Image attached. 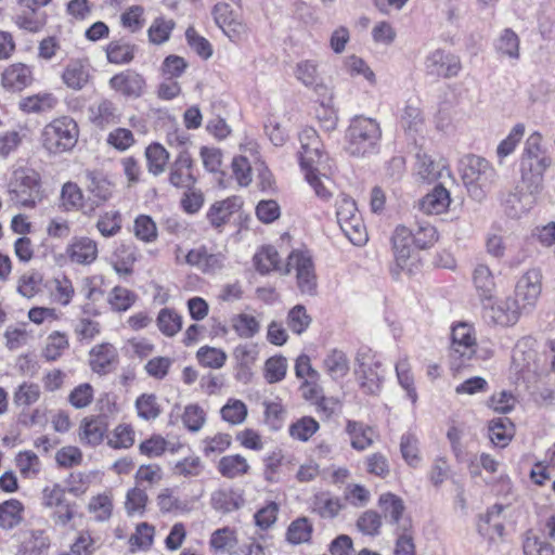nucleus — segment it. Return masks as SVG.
<instances>
[{
  "instance_id": "f3484780",
  "label": "nucleus",
  "mask_w": 555,
  "mask_h": 555,
  "mask_svg": "<svg viewBox=\"0 0 555 555\" xmlns=\"http://www.w3.org/2000/svg\"><path fill=\"white\" fill-rule=\"evenodd\" d=\"M525 186L526 189L517 186L505 199V211L512 218H521L524 215L528 214L537 203L539 192H533V188L530 185Z\"/></svg>"
},
{
  "instance_id": "58836bf2",
  "label": "nucleus",
  "mask_w": 555,
  "mask_h": 555,
  "mask_svg": "<svg viewBox=\"0 0 555 555\" xmlns=\"http://www.w3.org/2000/svg\"><path fill=\"white\" fill-rule=\"evenodd\" d=\"M89 117L90 120L99 127H106L119 120L117 108L109 100H101L91 105L89 107Z\"/></svg>"
},
{
  "instance_id": "6e6552de",
  "label": "nucleus",
  "mask_w": 555,
  "mask_h": 555,
  "mask_svg": "<svg viewBox=\"0 0 555 555\" xmlns=\"http://www.w3.org/2000/svg\"><path fill=\"white\" fill-rule=\"evenodd\" d=\"M299 142L300 150L298 154L301 170H325L328 157L323 152V144L318 132L310 127L302 129L299 133Z\"/></svg>"
},
{
  "instance_id": "72a5a7b5",
  "label": "nucleus",
  "mask_w": 555,
  "mask_h": 555,
  "mask_svg": "<svg viewBox=\"0 0 555 555\" xmlns=\"http://www.w3.org/2000/svg\"><path fill=\"white\" fill-rule=\"evenodd\" d=\"M450 202L449 191L438 185L422 198L420 208L427 215H440L448 209Z\"/></svg>"
},
{
  "instance_id": "aec40b11",
  "label": "nucleus",
  "mask_w": 555,
  "mask_h": 555,
  "mask_svg": "<svg viewBox=\"0 0 555 555\" xmlns=\"http://www.w3.org/2000/svg\"><path fill=\"white\" fill-rule=\"evenodd\" d=\"M107 423L100 416H87L81 420L78 429L79 441L91 448L100 446L107 436Z\"/></svg>"
},
{
  "instance_id": "0e129e2a",
  "label": "nucleus",
  "mask_w": 555,
  "mask_h": 555,
  "mask_svg": "<svg viewBox=\"0 0 555 555\" xmlns=\"http://www.w3.org/2000/svg\"><path fill=\"white\" fill-rule=\"evenodd\" d=\"M209 544L217 552H231L237 544L236 531L229 527L217 529L211 533Z\"/></svg>"
},
{
  "instance_id": "5fc2aeb1",
  "label": "nucleus",
  "mask_w": 555,
  "mask_h": 555,
  "mask_svg": "<svg viewBox=\"0 0 555 555\" xmlns=\"http://www.w3.org/2000/svg\"><path fill=\"white\" fill-rule=\"evenodd\" d=\"M396 374L400 386L406 391L408 398L413 404L417 401V392L414 387V377L406 357L400 358L396 363Z\"/></svg>"
},
{
  "instance_id": "a18cd8bd",
  "label": "nucleus",
  "mask_w": 555,
  "mask_h": 555,
  "mask_svg": "<svg viewBox=\"0 0 555 555\" xmlns=\"http://www.w3.org/2000/svg\"><path fill=\"white\" fill-rule=\"evenodd\" d=\"M535 360V339L528 336L519 339L513 351V362L518 370L529 369Z\"/></svg>"
},
{
  "instance_id": "20e7f679",
  "label": "nucleus",
  "mask_w": 555,
  "mask_h": 555,
  "mask_svg": "<svg viewBox=\"0 0 555 555\" xmlns=\"http://www.w3.org/2000/svg\"><path fill=\"white\" fill-rule=\"evenodd\" d=\"M477 351V336L474 326L467 322H459L451 330L450 360L454 370L470 363Z\"/></svg>"
},
{
  "instance_id": "de8ad7c7",
  "label": "nucleus",
  "mask_w": 555,
  "mask_h": 555,
  "mask_svg": "<svg viewBox=\"0 0 555 555\" xmlns=\"http://www.w3.org/2000/svg\"><path fill=\"white\" fill-rule=\"evenodd\" d=\"M343 67L351 77L361 76L367 83L374 87L377 82L375 73L360 56L351 54L343 60Z\"/></svg>"
},
{
  "instance_id": "338daca9",
  "label": "nucleus",
  "mask_w": 555,
  "mask_h": 555,
  "mask_svg": "<svg viewBox=\"0 0 555 555\" xmlns=\"http://www.w3.org/2000/svg\"><path fill=\"white\" fill-rule=\"evenodd\" d=\"M68 347L69 341L65 333L57 331L52 332L47 338V344L43 349V357L48 361H55L63 354L66 349H68Z\"/></svg>"
},
{
  "instance_id": "7ed1b4c3",
  "label": "nucleus",
  "mask_w": 555,
  "mask_h": 555,
  "mask_svg": "<svg viewBox=\"0 0 555 555\" xmlns=\"http://www.w3.org/2000/svg\"><path fill=\"white\" fill-rule=\"evenodd\" d=\"M78 138L77 122L69 116H60L43 127L40 140L48 153L59 155L72 151Z\"/></svg>"
},
{
  "instance_id": "69168bd1",
  "label": "nucleus",
  "mask_w": 555,
  "mask_h": 555,
  "mask_svg": "<svg viewBox=\"0 0 555 555\" xmlns=\"http://www.w3.org/2000/svg\"><path fill=\"white\" fill-rule=\"evenodd\" d=\"M287 360L283 356H273L264 362L263 377L269 384L283 380L287 373Z\"/></svg>"
},
{
  "instance_id": "680f3d73",
  "label": "nucleus",
  "mask_w": 555,
  "mask_h": 555,
  "mask_svg": "<svg viewBox=\"0 0 555 555\" xmlns=\"http://www.w3.org/2000/svg\"><path fill=\"white\" fill-rule=\"evenodd\" d=\"M320 428L319 423L311 416H304L294 422L289 428V436L298 441H308Z\"/></svg>"
},
{
  "instance_id": "f257e3e1",
  "label": "nucleus",
  "mask_w": 555,
  "mask_h": 555,
  "mask_svg": "<svg viewBox=\"0 0 555 555\" xmlns=\"http://www.w3.org/2000/svg\"><path fill=\"white\" fill-rule=\"evenodd\" d=\"M459 170L469 196L478 202L486 197L498 179V172L492 164L476 155L463 157Z\"/></svg>"
},
{
  "instance_id": "e433bc0d",
  "label": "nucleus",
  "mask_w": 555,
  "mask_h": 555,
  "mask_svg": "<svg viewBox=\"0 0 555 555\" xmlns=\"http://www.w3.org/2000/svg\"><path fill=\"white\" fill-rule=\"evenodd\" d=\"M377 505L385 519L390 524H399L405 511L403 500L392 492L382 493L378 498Z\"/></svg>"
},
{
  "instance_id": "cd10ccee",
  "label": "nucleus",
  "mask_w": 555,
  "mask_h": 555,
  "mask_svg": "<svg viewBox=\"0 0 555 555\" xmlns=\"http://www.w3.org/2000/svg\"><path fill=\"white\" fill-rule=\"evenodd\" d=\"M90 65L83 60L70 61L62 74V80L73 90L83 89L90 80Z\"/></svg>"
},
{
  "instance_id": "423d86ee",
  "label": "nucleus",
  "mask_w": 555,
  "mask_h": 555,
  "mask_svg": "<svg viewBox=\"0 0 555 555\" xmlns=\"http://www.w3.org/2000/svg\"><path fill=\"white\" fill-rule=\"evenodd\" d=\"M295 272L297 286L301 294L313 296L317 293V274L312 255L307 249H295L282 269V274Z\"/></svg>"
},
{
  "instance_id": "bb28decb",
  "label": "nucleus",
  "mask_w": 555,
  "mask_h": 555,
  "mask_svg": "<svg viewBox=\"0 0 555 555\" xmlns=\"http://www.w3.org/2000/svg\"><path fill=\"white\" fill-rule=\"evenodd\" d=\"M242 205L243 201L241 197L230 196L212 204L207 212V218L212 227L220 228L230 220L232 215L235 214Z\"/></svg>"
},
{
  "instance_id": "4be33fe9",
  "label": "nucleus",
  "mask_w": 555,
  "mask_h": 555,
  "mask_svg": "<svg viewBox=\"0 0 555 555\" xmlns=\"http://www.w3.org/2000/svg\"><path fill=\"white\" fill-rule=\"evenodd\" d=\"M415 158L414 170L422 180L431 182L450 176V170L443 159L435 160L424 151H418Z\"/></svg>"
},
{
  "instance_id": "c85d7f7f",
  "label": "nucleus",
  "mask_w": 555,
  "mask_h": 555,
  "mask_svg": "<svg viewBox=\"0 0 555 555\" xmlns=\"http://www.w3.org/2000/svg\"><path fill=\"white\" fill-rule=\"evenodd\" d=\"M413 245L412 230L404 225L397 227L392 235V248L396 262L401 269L406 268Z\"/></svg>"
},
{
  "instance_id": "c756f323",
  "label": "nucleus",
  "mask_w": 555,
  "mask_h": 555,
  "mask_svg": "<svg viewBox=\"0 0 555 555\" xmlns=\"http://www.w3.org/2000/svg\"><path fill=\"white\" fill-rule=\"evenodd\" d=\"M211 505L216 511L230 513L241 508L244 503V494L240 489H219L211 494Z\"/></svg>"
},
{
  "instance_id": "774afa93",
  "label": "nucleus",
  "mask_w": 555,
  "mask_h": 555,
  "mask_svg": "<svg viewBox=\"0 0 555 555\" xmlns=\"http://www.w3.org/2000/svg\"><path fill=\"white\" fill-rule=\"evenodd\" d=\"M138 416L144 421H152L159 416L160 405L153 393H142L135 400Z\"/></svg>"
},
{
  "instance_id": "603ef678",
  "label": "nucleus",
  "mask_w": 555,
  "mask_h": 555,
  "mask_svg": "<svg viewBox=\"0 0 555 555\" xmlns=\"http://www.w3.org/2000/svg\"><path fill=\"white\" fill-rule=\"evenodd\" d=\"M525 134V126L524 124H516L507 134L505 139H503L498 147H496V157L498 163L500 165L503 164L504 159L513 154L521 141L522 137Z\"/></svg>"
},
{
  "instance_id": "a878e982",
  "label": "nucleus",
  "mask_w": 555,
  "mask_h": 555,
  "mask_svg": "<svg viewBox=\"0 0 555 555\" xmlns=\"http://www.w3.org/2000/svg\"><path fill=\"white\" fill-rule=\"evenodd\" d=\"M57 104L59 99L52 92L42 91L22 98L17 106L25 114H43L53 111Z\"/></svg>"
},
{
  "instance_id": "39448f33",
  "label": "nucleus",
  "mask_w": 555,
  "mask_h": 555,
  "mask_svg": "<svg viewBox=\"0 0 555 555\" xmlns=\"http://www.w3.org/2000/svg\"><path fill=\"white\" fill-rule=\"evenodd\" d=\"M336 217L341 231L353 245L362 246L367 242L365 225L351 197L345 194L337 197Z\"/></svg>"
},
{
  "instance_id": "4d7b16f0",
  "label": "nucleus",
  "mask_w": 555,
  "mask_h": 555,
  "mask_svg": "<svg viewBox=\"0 0 555 555\" xmlns=\"http://www.w3.org/2000/svg\"><path fill=\"white\" fill-rule=\"evenodd\" d=\"M231 326L241 338H251L260 331V322L248 313H238L231 319Z\"/></svg>"
},
{
  "instance_id": "c03bdc74",
  "label": "nucleus",
  "mask_w": 555,
  "mask_h": 555,
  "mask_svg": "<svg viewBox=\"0 0 555 555\" xmlns=\"http://www.w3.org/2000/svg\"><path fill=\"white\" fill-rule=\"evenodd\" d=\"M474 286L482 299H491L495 291V282L490 268L483 263L475 267L473 272Z\"/></svg>"
},
{
  "instance_id": "9d476101",
  "label": "nucleus",
  "mask_w": 555,
  "mask_h": 555,
  "mask_svg": "<svg viewBox=\"0 0 555 555\" xmlns=\"http://www.w3.org/2000/svg\"><path fill=\"white\" fill-rule=\"evenodd\" d=\"M542 292V274L538 269H529L517 281L515 286V299L521 304L522 309L531 312Z\"/></svg>"
},
{
  "instance_id": "473e14b6",
  "label": "nucleus",
  "mask_w": 555,
  "mask_h": 555,
  "mask_svg": "<svg viewBox=\"0 0 555 555\" xmlns=\"http://www.w3.org/2000/svg\"><path fill=\"white\" fill-rule=\"evenodd\" d=\"M25 506L17 499H9L0 503V528L12 530L24 519Z\"/></svg>"
},
{
  "instance_id": "8fccbe9b",
  "label": "nucleus",
  "mask_w": 555,
  "mask_h": 555,
  "mask_svg": "<svg viewBox=\"0 0 555 555\" xmlns=\"http://www.w3.org/2000/svg\"><path fill=\"white\" fill-rule=\"evenodd\" d=\"M50 546V540L42 530H31L22 541L18 555H41Z\"/></svg>"
},
{
  "instance_id": "ea45409f",
  "label": "nucleus",
  "mask_w": 555,
  "mask_h": 555,
  "mask_svg": "<svg viewBox=\"0 0 555 555\" xmlns=\"http://www.w3.org/2000/svg\"><path fill=\"white\" fill-rule=\"evenodd\" d=\"M181 447L182 446L180 443H171L167 441L160 435H153L139 444V451L141 454L153 459L162 456L166 451H169L172 454L178 453Z\"/></svg>"
},
{
  "instance_id": "4468645a",
  "label": "nucleus",
  "mask_w": 555,
  "mask_h": 555,
  "mask_svg": "<svg viewBox=\"0 0 555 555\" xmlns=\"http://www.w3.org/2000/svg\"><path fill=\"white\" fill-rule=\"evenodd\" d=\"M294 76L301 85L312 89L319 95L331 91L324 83L317 60L305 59L297 62L294 67Z\"/></svg>"
},
{
  "instance_id": "412c9836",
  "label": "nucleus",
  "mask_w": 555,
  "mask_h": 555,
  "mask_svg": "<svg viewBox=\"0 0 555 555\" xmlns=\"http://www.w3.org/2000/svg\"><path fill=\"white\" fill-rule=\"evenodd\" d=\"M169 181L176 188L190 189L194 185L193 159L188 151L179 152L171 165Z\"/></svg>"
},
{
  "instance_id": "49530a36",
  "label": "nucleus",
  "mask_w": 555,
  "mask_h": 555,
  "mask_svg": "<svg viewBox=\"0 0 555 555\" xmlns=\"http://www.w3.org/2000/svg\"><path fill=\"white\" fill-rule=\"evenodd\" d=\"M514 436V427L507 417L492 420L489 424V438L491 442L500 448L508 444Z\"/></svg>"
},
{
  "instance_id": "13d9d810",
  "label": "nucleus",
  "mask_w": 555,
  "mask_h": 555,
  "mask_svg": "<svg viewBox=\"0 0 555 555\" xmlns=\"http://www.w3.org/2000/svg\"><path fill=\"white\" fill-rule=\"evenodd\" d=\"M312 531L310 520L307 517H299L289 524L286 539L292 544L306 543L311 539Z\"/></svg>"
},
{
  "instance_id": "e2e57ef3",
  "label": "nucleus",
  "mask_w": 555,
  "mask_h": 555,
  "mask_svg": "<svg viewBox=\"0 0 555 555\" xmlns=\"http://www.w3.org/2000/svg\"><path fill=\"white\" fill-rule=\"evenodd\" d=\"M134 236L144 242L153 243L158 237V230L155 221L147 215H139L133 223Z\"/></svg>"
},
{
  "instance_id": "052dcab7",
  "label": "nucleus",
  "mask_w": 555,
  "mask_h": 555,
  "mask_svg": "<svg viewBox=\"0 0 555 555\" xmlns=\"http://www.w3.org/2000/svg\"><path fill=\"white\" fill-rule=\"evenodd\" d=\"M198 363L204 367L221 369L228 359V354L220 348L203 346L196 352Z\"/></svg>"
},
{
  "instance_id": "6e6d98bb",
  "label": "nucleus",
  "mask_w": 555,
  "mask_h": 555,
  "mask_svg": "<svg viewBox=\"0 0 555 555\" xmlns=\"http://www.w3.org/2000/svg\"><path fill=\"white\" fill-rule=\"evenodd\" d=\"M14 24L28 33H39L46 25V15L38 13L37 10L28 9V11L16 14L13 18Z\"/></svg>"
},
{
  "instance_id": "09e8293b",
  "label": "nucleus",
  "mask_w": 555,
  "mask_h": 555,
  "mask_svg": "<svg viewBox=\"0 0 555 555\" xmlns=\"http://www.w3.org/2000/svg\"><path fill=\"white\" fill-rule=\"evenodd\" d=\"M155 527L149 522L137 525L134 532L129 538V547L132 553L147 551L154 543Z\"/></svg>"
},
{
  "instance_id": "f704fd0d",
  "label": "nucleus",
  "mask_w": 555,
  "mask_h": 555,
  "mask_svg": "<svg viewBox=\"0 0 555 555\" xmlns=\"http://www.w3.org/2000/svg\"><path fill=\"white\" fill-rule=\"evenodd\" d=\"M250 465L246 457L241 454H230L222 456L218 464V473L228 479H234L248 474Z\"/></svg>"
},
{
  "instance_id": "5701e85b",
  "label": "nucleus",
  "mask_w": 555,
  "mask_h": 555,
  "mask_svg": "<svg viewBox=\"0 0 555 555\" xmlns=\"http://www.w3.org/2000/svg\"><path fill=\"white\" fill-rule=\"evenodd\" d=\"M356 375L364 392L375 395L379 391L383 375L379 373V364L371 359L358 357Z\"/></svg>"
},
{
  "instance_id": "dca6fc26",
  "label": "nucleus",
  "mask_w": 555,
  "mask_h": 555,
  "mask_svg": "<svg viewBox=\"0 0 555 555\" xmlns=\"http://www.w3.org/2000/svg\"><path fill=\"white\" fill-rule=\"evenodd\" d=\"M33 67L24 63H13L1 75V86L10 92H21L34 82Z\"/></svg>"
},
{
  "instance_id": "6ab92c4d",
  "label": "nucleus",
  "mask_w": 555,
  "mask_h": 555,
  "mask_svg": "<svg viewBox=\"0 0 555 555\" xmlns=\"http://www.w3.org/2000/svg\"><path fill=\"white\" fill-rule=\"evenodd\" d=\"M65 253L72 262L88 266L96 260L99 250L94 240L75 236L68 243Z\"/></svg>"
},
{
  "instance_id": "b1692460",
  "label": "nucleus",
  "mask_w": 555,
  "mask_h": 555,
  "mask_svg": "<svg viewBox=\"0 0 555 555\" xmlns=\"http://www.w3.org/2000/svg\"><path fill=\"white\" fill-rule=\"evenodd\" d=\"M504 507L495 504L490 507L487 513L480 516L478 522V531L481 535L486 537L489 542H495L504 535V525L501 519V514Z\"/></svg>"
},
{
  "instance_id": "9b49d317",
  "label": "nucleus",
  "mask_w": 555,
  "mask_h": 555,
  "mask_svg": "<svg viewBox=\"0 0 555 555\" xmlns=\"http://www.w3.org/2000/svg\"><path fill=\"white\" fill-rule=\"evenodd\" d=\"M194 268L207 275H216L223 271L229 263L227 248L208 247L201 245L196 253L191 255Z\"/></svg>"
},
{
  "instance_id": "864d4df0",
  "label": "nucleus",
  "mask_w": 555,
  "mask_h": 555,
  "mask_svg": "<svg viewBox=\"0 0 555 555\" xmlns=\"http://www.w3.org/2000/svg\"><path fill=\"white\" fill-rule=\"evenodd\" d=\"M147 168L151 173L158 176L165 171L169 160V153L159 143H153L145 150Z\"/></svg>"
},
{
  "instance_id": "79ce46f5",
  "label": "nucleus",
  "mask_w": 555,
  "mask_h": 555,
  "mask_svg": "<svg viewBox=\"0 0 555 555\" xmlns=\"http://www.w3.org/2000/svg\"><path fill=\"white\" fill-rule=\"evenodd\" d=\"M341 508V500L330 492H319L313 496L312 509L322 518H334Z\"/></svg>"
},
{
  "instance_id": "f03ea898",
  "label": "nucleus",
  "mask_w": 555,
  "mask_h": 555,
  "mask_svg": "<svg viewBox=\"0 0 555 555\" xmlns=\"http://www.w3.org/2000/svg\"><path fill=\"white\" fill-rule=\"evenodd\" d=\"M347 151L353 156H366L377 152L382 139L379 124L370 117L357 116L348 127Z\"/></svg>"
},
{
  "instance_id": "2f4dec72",
  "label": "nucleus",
  "mask_w": 555,
  "mask_h": 555,
  "mask_svg": "<svg viewBox=\"0 0 555 555\" xmlns=\"http://www.w3.org/2000/svg\"><path fill=\"white\" fill-rule=\"evenodd\" d=\"M400 125L411 137L424 132L426 127L425 118L417 102L406 103L400 117Z\"/></svg>"
},
{
  "instance_id": "7c9ffc66",
  "label": "nucleus",
  "mask_w": 555,
  "mask_h": 555,
  "mask_svg": "<svg viewBox=\"0 0 555 555\" xmlns=\"http://www.w3.org/2000/svg\"><path fill=\"white\" fill-rule=\"evenodd\" d=\"M346 433L349 436L351 447L357 451H364L374 442L375 430L361 422L348 421Z\"/></svg>"
},
{
  "instance_id": "393cba45",
  "label": "nucleus",
  "mask_w": 555,
  "mask_h": 555,
  "mask_svg": "<svg viewBox=\"0 0 555 555\" xmlns=\"http://www.w3.org/2000/svg\"><path fill=\"white\" fill-rule=\"evenodd\" d=\"M117 359V349L112 344L96 345L90 351L91 370L98 374H107L114 369Z\"/></svg>"
},
{
  "instance_id": "2eb2a0df",
  "label": "nucleus",
  "mask_w": 555,
  "mask_h": 555,
  "mask_svg": "<svg viewBox=\"0 0 555 555\" xmlns=\"http://www.w3.org/2000/svg\"><path fill=\"white\" fill-rule=\"evenodd\" d=\"M109 88L126 98H140L146 87L144 77L133 70H124L114 75L108 81Z\"/></svg>"
},
{
  "instance_id": "bf43d9fd",
  "label": "nucleus",
  "mask_w": 555,
  "mask_h": 555,
  "mask_svg": "<svg viewBox=\"0 0 555 555\" xmlns=\"http://www.w3.org/2000/svg\"><path fill=\"white\" fill-rule=\"evenodd\" d=\"M41 396L40 386L33 382H24L13 392V402L16 406L35 404Z\"/></svg>"
},
{
  "instance_id": "37998d69",
  "label": "nucleus",
  "mask_w": 555,
  "mask_h": 555,
  "mask_svg": "<svg viewBox=\"0 0 555 555\" xmlns=\"http://www.w3.org/2000/svg\"><path fill=\"white\" fill-rule=\"evenodd\" d=\"M323 367L333 379L345 377L349 372V360L346 353L338 349L330 350L324 360Z\"/></svg>"
},
{
  "instance_id": "f8f14e48",
  "label": "nucleus",
  "mask_w": 555,
  "mask_h": 555,
  "mask_svg": "<svg viewBox=\"0 0 555 555\" xmlns=\"http://www.w3.org/2000/svg\"><path fill=\"white\" fill-rule=\"evenodd\" d=\"M212 14L216 24L231 41H240L246 36L247 27L245 23L230 4L224 2L217 3Z\"/></svg>"
},
{
  "instance_id": "a19ab883",
  "label": "nucleus",
  "mask_w": 555,
  "mask_h": 555,
  "mask_svg": "<svg viewBox=\"0 0 555 555\" xmlns=\"http://www.w3.org/2000/svg\"><path fill=\"white\" fill-rule=\"evenodd\" d=\"M254 263L257 271L261 274L272 271H278L282 274V269L284 268V264H281L278 250L272 246L261 247L254 256Z\"/></svg>"
},
{
  "instance_id": "3c124183",
  "label": "nucleus",
  "mask_w": 555,
  "mask_h": 555,
  "mask_svg": "<svg viewBox=\"0 0 555 555\" xmlns=\"http://www.w3.org/2000/svg\"><path fill=\"white\" fill-rule=\"evenodd\" d=\"M157 327L167 337H173L182 328V317L170 308H163L156 319Z\"/></svg>"
},
{
  "instance_id": "4c0bfd02",
  "label": "nucleus",
  "mask_w": 555,
  "mask_h": 555,
  "mask_svg": "<svg viewBox=\"0 0 555 555\" xmlns=\"http://www.w3.org/2000/svg\"><path fill=\"white\" fill-rule=\"evenodd\" d=\"M494 48L502 57L517 61L520 56V39L511 28L501 31L495 40Z\"/></svg>"
},
{
  "instance_id": "1a4fd4ad",
  "label": "nucleus",
  "mask_w": 555,
  "mask_h": 555,
  "mask_svg": "<svg viewBox=\"0 0 555 555\" xmlns=\"http://www.w3.org/2000/svg\"><path fill=\"white\" fill-rule=\"evenodd\" d=\"M424 69L428 76L449 79L460 74L462 63L457 55L442 49H436L425 56Z\"/></svg>"
},
{
  "instance_id": "a211bd4d",
  "label": "nucleus",
  "mask_w": 555,
  "mask_h": 555,
  "mask_svg": "<svg viewBox=\"0 0 555 555\" xmlns=\"http://www.w3.org/2000/svg\"><path fill=\"white\" fill-rule=\"evenodd\" d=\"M490 312L492 321L501 326H513L521 315L528 314V311L522 309L521 304L512 297L498 300L491 307Z\"/></svg>"
},
{
  "instance_id": "0eeeda50",
  "label": "nucleus",
  "mask_w": 555,
  "mask_h": 555,
  "mask_svg": "<svg viewBox=\"0 0 555 555\" xmlns=\"http://www.w3.org/2000/svg\"><path fill=\"white\" fill-rule=\"evenodd\" d=\"M9 191L18 205L34 208L41 201L40 177L33 169L17 168L13 171Z\"/></svg>"
},
{
  "instance_id": "ddd939ff",
  "label": "nucleus",
  "mask_w": 555,
  "mask_h": 555,
  "mask_svg": "<svg viewBox=\"0 0 555 555\" xmlns=\"http://www.w3.org/2000/svg\"><path fill=\"white\" fill-rule=\"evenodd\" d=\"M552 165V158L546 155L521 156L520 176L524 185L533 188V192H540L544 172Z\"/></svg>"
},
{
  "instance_id": "c9c22d12",
  "label": "nucleus",
  "mask_w": 555,
  "mask_h": 555,
  "mask_svg": "<svg viewBox=\"0 0 555 555\" xmlns=\"http://www.w3.org/2000/svg\"><path fill=\"white\" fill-rule=\"evenodd\" d=\"M87 509L98 522L109 520L114 509L113 493L111 491H104L91 496Z\"/></svg>"
}]
</instances>
